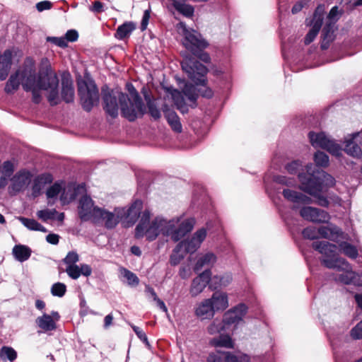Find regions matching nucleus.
Wrapping results in <instances>:
<instances>
[{"mask_svg": "<svg viewBox=\"0 0 362 362\" xmlns=\"http://www.w3.org/2000/svg\"><path fill=\"white\" fill-rule=\"evenodd\" d=\"M120 273H121L122 276L127 279L128 285H129L131 286H136L139 284V278L136 276V275L135 274H134L131 271H129L127 269L122 268L120 270Z\"/></svg>", "mask_w": 362, "mask_h": 362, "instance_id": "49530a36", "label": "nucleus"}, {"mask_svg": "<svg viewBox=\"0 0 362 362\" xmlns=\"http://www.w3.org/2000/svg\"><path fill=\"white\" fill-rule=\"evenodd\" d=\"M344 151L353 157H360L362 151L360 146H362V131L347 135L344 139Z\"/></svg>", "mask_w": 362, "mask_h": 362, "instance_id": "f3484780", "label": "nucleus"}, {"mask_svg": "<svg viewBox=\"0 0 362 362\" xmlns=\"http://www.w3.org/2000/svg\"><path fill=\"white\" fill-rule=\"evenodd\" d=\"M211 287L214 289L218 288L226 287L232 281V276L230 274H224L220 276H214L211 279Z\"/></svg>", "mask_w": 362, "mask_h": 362, "instance_id": "e433bc0d", "label": "nucleus"}, {"mask_svg": "<svg viewBox=\"0 0 362 362\" xmlns=\"http://www.w3.org/2000/svg\"><path fill=\"white\" fill-rule=\"evenodd\" d=\"M100 207L94 206L93 202L90 197L83 196L79 201L78 207V216L83 221H91L93 223L95 216Z\"/></svg>", "mask_w": 362, "mask_h": 362, "instance_id": "ddd939ff", "label": "nucleus"}, {"mask_svg": "<svg viewBox=\"0 0 362 362\" xmlns=\"http://www.w3.org/2000/svg\"><path fill=\"white\" fill-rule=\"evenodd\" d=\"M325 9V5H319L315 9L310 23L311 29L305 37V43L306 45L312 42L318 34L322 25Z\"/></svg>", "mask_w": 362, "mask_h": 362, "instance_id": "dca6fc26", "label": "nucleus"}, {"mask_svg": "<svg viewBox=\"0 0 362 362\" xmlns=\"http://www.w3.org/2000/svg\"><path fill=\"white\" fill-rule=\"evenodd\" d=\"M216 262V255L211 252H207L199 257L194 266V270L199 272L204 267L212 266Z\"/></svg>", "mask_w": 362, "mask_h": 362, "instance_id": "72a5a7b5", "label": "nucleus"}, {"mask_svg": "<svg viewBox=\"0 0 362 362\" xmlns=\"http://www.w3.org/2000/svg\"><path fill=\"white\" fill-rule=\"evenodd\" d=\"M1 356L13 361L16 358L17 354L13 348L4 346L1 350Z\"/></svg>", "mask_w": 362, "mask_h": 362, "instance_id": "603ef678", "label": "nucleus"}, {"mask_svg": "<svg viewBox=\"0 0 362 362\" xmlns=\"http://www.w3.org/2000/svg\"><path fill=\"white\" fill-rule=\"evenodd\" d=\"M211 276V272L205 270L192 280L189 289V293L192 297L197 296L204 290L209 283Z\"/></svg>", "mask_w": 362, "mask_h": 362, "instance_id": "4be33fe9", "label": "nucleus"}, {"mask_svg": "<svg viewBox=\"0 0 362 362\" xmlns=\"http://www.w3.org/2000/svg\"><path fill=\"white\" fill-rule=\"evenodd\" d=\"M341 13V11L339 9L338 6H334L330 10L326 18L325 25L322 30L325 38L331 37V34L334 31V25L340 18Z\"/></svg>", "mask_w": 362, "mask_h": 362, "instance_id": "393cba45", "label": "nucleus"}, {"mask_svg": "<svg viewBox=\"0 0 362 362\" xmlns=\"http://www.w3.org/2000/svg\"><path fill=\"white\" fill-rule=\"evenodd\" d=\"M135 25L132 22H127L119 26L115 33V37L119 40H122L132 33L135 29Z\"/></svg>", "mask_w": 362, "mask_h": 362, "instance_id": "79ce46f5", "label": "nucleus"}, {"mask_svg": "<svg viewBox=\"0 0 362 362\" xmlns=\"http://www.w3.org/2000/svg\"><path fill=\"white\" fill-rule=\"evenodd\" d=\"M142 209V202L139 200L135 201L129 208L118 207L119 210L122 211V214L119 216L120 221L126 227L133 226L137 221Z\"/></svg>", "mask_w": 362, "mask_h": 362, "instance_id": "2eb2a0df", "label": "nucleus"}, {"mask_svg": "<svg viewBox=\"0 0 362 362\" xmlns=\"http://www.w3.org/2000/svg\"><path fill=\"white\" fill-rule=\"evenodd\" d=\"M306 170L309 177H306L303 173L298 175L300 189L313 197L318 205L328 207L329 202L322 192L326 187L334 185V178L324 171L315 172L311 163L306 165Z\"/></svg>", "mask_w": 362, "mask_h": 362, "instance_id": "f03ea898", "label": "nucleus"}, {"mask_svg": "<svg viewBox=\"0 0 362 362\" xmlns=\"http://www.w3.org/2000/svg\"><path fill=\"white\" fill-rule=\"evenodd\" d=\"M185 95L190 100L194 101L196 100L198 94L197 93L196 89L194 86L191 84L186 83L182 90Z\"/></svg>", "mask_w": 362, "mask_h": 362, "instance_id": "8fccbe9b", "label": "nucleus"}, {"mask_svg": "<svg viewBox=\"0 0 362 362\" xmlns=\"http://www.w3.org/2000/svg\"><path fill=\"white\" fill-rule=\"evenodd\" d=\"M66 288L65 284L62 283H56L51 288V293L53 296L62 297L66 292Z\"/></svg>", "mask_w": 362, "mask_h": 362, "instance_id": "864d4df0", "label": "nucleus"}, {"mask_svg": "<svg viewBox=\"0 0 362 362\" xmlns=\"http://www.w3.org/2000/svg\"><path fill=\"white\" fill-rule=\"evenodd\" d=\"M299 214L303 219L313 223H327L331 218L326 211L308 206L300 207Z\"/></svg>", "mask_w": 362, "mask_h": 362, "instance_id": "4468645a", "label": "nucleus"}, {"mask_svg": "<svg viewBox=\"0 0 362 362\" xmlns=\"http://www.w3.org/2000/svg\"><path fill=\"white\" fill-rule=\"evenodd\" d=\"M340 252L351 259H356L358 256V252L356 246L345 242L338 243Z\"/></svg>", "mask_w": 362, "mask_h": 362, "instance_id": "4c0bfd02", "label": "nucleus"}, {"mask_svg": "<svg viewBox=\"0 0 362 362\" xmlns=\"http://www.w3.org/2000/svg\"><path fill=\"white\" fill-rule=\"evenodd\" d=\"M286 169L290 174H297L298 175L299 173H303L306 177H309L306 170V165L305 166V169H303L302 163L299 160H294L287 164Z\"/></svg>", "mask_w": 362, "mask_h": 362, "instance_id": "37998d69", "label": "nucleus"}, {"mask_svg": "<svg viewBox=\"0 0 362 362\" xmlns=\"http://www.w3.org/2000/svg\"><path fill=\"white\" fill-rule=\"evenodd\" d=\"M310 142L314 148H320L326 150L332 156L339 157L342 153V148L338 143L325 132H310L308 134Z\"/></svg>", "mask_w": 362, "mask_h": 362, "instance_id": "9d476101", "label": "nucleus"}, {"mask_svg": "<svg viewBox=\"0 0 362 362\" xmlns=\"http://www.w3.org/2000/svg\"><path fill=\"white\" fill-rule=\"evenodd\" d=\"M351 336L355 339H362V320L351 329Z\"/></svg>", "mask_w": 362, "mask_h": 362, "instance_id": "680f3d73", "label": "nucleus"}, {"mask_svg": "<svg viewBox=\"0 0 362 362\" xmlns=\"http://www.w3.org/2000/svg\"><path fill=\"white\" fill-rule=\"evenodd\" d=\"M163 218L158 216L151 219L150 211L145 210L136 227V238H146L148 241H153L159 235L163 236Z\"/></svg>", "mask_w": 362, "mask_h": 362, "instance_id": "20e7f679", "label": "nucleus"}, {"mask_svg": "<svg viewBox=\"0 0 362 362\" xmlns=\"http://www.w3.org/2000/svg\"><path fill=\"white\" fill-rule=\"evenodd\" d=\"M247 308L245 305L240 304L225 313L223 319L226 325L240 324L247 313Z\"/></svg>", "mask_w": 362, "mask_h": 362, "instance_id": "412c9836", "label": "nucleus"}, {"mask_svg": "<svg viewBox=\"0 0 362 362\" xmlns=\"http://www.w3.org/2000/svg\"><path fill=\"white\" fill-rule=\"evenodd\" d=\"M313 247L323 255L321 261L326 267L344 272L339 275V281L344 284H356L358 274L352 271L350 264L345 259L339 256L336 245L317 241L313 243Z\"/></svg>", "mask_w": 362, "mask_h": 362, "instance_id": "7ed1b4c3", "label": "nucleus"}, {"mask_svg": "<svg viewBox=\"0 0 362 362\" xmlns=\"http://www.w3.org/2000/svg\"><path fill=\"white\" fill-rule=\"evenodd\" d=\"M78 33L75 30H69L66 32L64 38L66 42H74L78 39Z\"/></svg>", "mask_w": 362, "mask_h": 362, "instance_id": "338daca9", "label": "nucleus"}, {"mask_svg": "<svg viewBox=\"0 0 362 362\" xmlns=\"http://www.w3.org/2000/svg\"><path fill=\"white\" fill-rule=\"evenodd\" d=\"M18 219L28 230L41 231L44 233L47 232L46 228L34 219L27 218L22 216L18 217Z\"/></svg>", "mask_w": 362, "mask_h": 362, "instance_id": "a19ab883", "label": "nucleus"}, {"mask_svg": "<svg viewBox=\"0 0 362 362\" xmlns=\"http://www.w3.org/2000/svg\"><path fill=\"white\" fill-rule=\"evenodd\" d=\"M12 64V52L6 49L0 54V80L3 81L8 76Z\"/></svg>", "mask_w": 362, "mask_h": 362, "instance_id": "c85d7f7f", "label": "nucleus"}, {"mask_svg": "<svg viewBox=\"0 0 362 362\" xmlns=\"http://www.w3.org/2000/svg\"><path fill=\"white\" fill-rule=\"evenodd\" d=\"M148 111L151 115L156 119H159L160 117V112L159 110L152 103L149 102L148 103Z\"/></svg>", "mask_w": 362, "mask_h": 362, "instance_id": "69168bd1", "label": "nucleus"}, {"mask_svg": "<svg viewBox=\"0 0 362 362\" xmlns=\"http://www.w3.org/2000/svg\"><path fill=\"white\" fill-rule=\"evenodd\" d=\"M47 41L50 42L62 48L67 47V42L64 37H47Z\"/></svg>", "mask_w": 362, "mask_h": 362, "instance_id": "052dcab7", "label": "nucleus"}, {"mask_svg": "<svg viewBox=\"0 0 362 362\" xmlns=\"http://www.w3.org/2000/svg\"><path fill=\"white\" fill-rule=\"evenodd\" d=\"M66 272L73 279H77L81 276L79 266L77 264L67 266Z\"/></svg>", "mask_w": 362, "mask_h": 362, "instance_id": "6e6d98bb", "label": "nucleus"}, {"mask_svg": "<svg viewBox=\"0 0 362 362\" xmlns=\"http://www.w3.org/2000/svg\"><path fill=\"white\" fill-rule=\"evenodd\" d=\"M62 187L60 184L55 183L52 186H51L47 190V197L48 199H52L56 197L62 191Z\"/></svg>", "mask_w": 362, "mask_h": 362, "instance_id": "4d7b16f0", "label": "nucleus"}, {"mask_svg": "<svg viewBox=\"0 0 362 362\" xmlns=\"http://www.w3.org/2000/svg\"><path fill=\"white\" fill-rule=\"evenodd\" d=\"M274 181L279 184L285 185L287 187H291L296 185L295 179L286 176H276L274 177Z\"/></svg>", "mask_w": 362, "mask_h": 362, "instance_id": "13d9d810", "label": "nucleus"}, {"mask_svg": "<svg viewBox=\"0 0 362 362\" xmlns=\"http://www.w3.org/2000/svg\"><path fill=\"white\" fill-rule=\"evenodd\" d=\"M52 182V177L49 175H42L36 177L32 187V194L36 197L39 196L47 183Z\"/></svg>", "mask_w": 362, "mask_h": 362, "instance_id": "2f4dec72", "label": "nucleus"}, {"mask_svg": "<svg viewBox=\"0 0 362 362\" xmlns=\"http://www.w3.org/2000/svg\"><path fill=\"white\" fill-rule=\"evenodd\" d=\"M32 174L27 170H21L13 176H11L8 181L11 182L8 191L10 194H16L28 188L32 180Z\"/></svg>", "mask_w": 362, "mask_h": 362, "instance_id": "9b49d317", "label": "nucleus"}, {"mask_svg": "<svg viewBox=\"0 0 362 362\" xmlns=\"http://www.w3.org/2000/svg\"><path fill=\"white\" fill-rule=\"evenodd\" d=\"M132 327L134 332L137 335V337L141 341H143L147 346H149V343H148L147 337H146V334L144 333V332H143V330L141 329H140L139 327H138L135 325H132Z\"/></svg>", "mask_w": 362, "mask_h": 362, "instance_id": "0e129e2a", "label": "nucleus"}, {"mask_svg": "<svg viewBox=\"0 0 362 362\" xmlns=\"http://www.w3.org/2000/svg\"><path fill=\"white\" fill-rule=\"evenodd\" d=\"M184 243H178L170 255V262L172 265L178 264L187 253L183 248Z\"/></svg>", "mask_w": 362, "mask_h": 362, "instance_id": "58836bf2", "label": "nucleus"}, {"mask_svg": "<svg viewBox=\"0 0 362 362\" xmlns=\"http://www.w3.org/2000/svg\"><path fill=\"white\" fill-rule=\"evenodd\" d=\"M173 6L178 12L185 16L191 17L193 16L194 8L192 6L181 3L179 1H175V2L173 3Z\"/></svg>", "mask_w": 362, "mask_h": 362, "instance_id": "a18cd8bd", "label": "nucleus"}, {"mask_svg": "<svg viewBox=\"0 0 362 362\" xmlns=\"http://www.w3.org/2000/svg\"><path fill=\"white\" fill-rule=\"evenodd\" d=\"M12 252L15 258L19 262L26 261L31 255V250L24 245L14 246Z\"/></svg>", "mask_w": 362, "mask_h": 362, "instance_id": "c9c22d12", "label": "nucleus"}, {"mask_svg": "<svg viewBox=\"0 0 362 362\" xmlns=\"http://www.w3.org/2000/svg\"><path fill=\"white\" fill-rule=\"evenodd\" d=\"M180 243H184L183 248L187 253L194 252L201 245L197 242L194 241V238L192 237L190 240H186Z\"/></svg>", "mask_w": 362, "mask_h": 362, "instance_id": "09e8293b", "label": "nucleus"}, {"mask_svg": "<svg viewBox=\"0 0 362 362\" xmlns=\"http://www.w3.org/2000/svg\"><path fill=\"white\" fill-rule=\"evenodd\" d=\"M78 91L84 110L90 111L99 102V93L95 83L90 79L78 82Z\"/></svg>", "mask_w": 362, "mask_h": 362, "instance_id": "6e6552de", "label": "nucleus"}, {"mask_svg": "<svg viewBox=\"0 0 362 362\" xmlns=\"http://www.w3.org/2000/svg\"><path fill=\"white\" fill-rule=\"evenodd\" d=\"M129 90L130 98L126 94L120 95V109L123 117L132 122L143 116L146 108L134 88L132 86Z\"/></svg>", "mask_w": 362, "mask_h": 362, "instance_id": "0eeeda50", "label": "nucleus"}, {"mask_svg": "<svg viewBox=\"0 0 362 362\" xmlns=\"http://www.w3.org/2000/svg\"><path fill=\"white\" fill-rule=\"evenodd\" d=\"M62 96L66 103L72 102L74 97L73 81L69 76H64L62 81Z\"/></svg>", "mask_w": 362, "mask_h": 362, "instance_id": "7c9ffc66", "label": "nucleus"}, {"mask_svg": "<svg viewBox=\"0 0 362 362\" xmlns=\"http://www.w3.org/2000/svg\"><path fill=\"white\" fill-rule=\"evenodd\" d=\"M194 224V221L192 218L183 216L170 219L163 218V237H168L177 242L192 230Z\"/></svg>", "mask_w": 362, "mask_h": 362, "instance_id": "423d86ee", "label": "nucleus"}, {"mask_svg": "<svg viewBox=\"0 0 362 362\" xmlns=\"http://www.w3.org/2000/svg\"><path fill=\"white\" fill-rule=\"evenodd\" d=\"M226 322H224V319L222 320L218 319H215L213 322L207 327L206 330L207 332L211 335H215L216 334L220 333L221 332L225 330L226 329Z\"/></svg>", "mask_w": 362, "mask_h": 362, "instance_id": "c03bdc74", "label": "nucleus"}, {"mask_svg": "<svg viewBox=\"0 0 362 362\" xmlns=\"http://www.w3.org/2000/svg\"><path fill=\"white\" fill-rule=\"evenodd\" d=\"M208 362H250L248 356L239 354H233L229 351H218L209 354Z\"/></svg>", "mask_w": 362, "mask_h": 362, "instance_id": "a211bd4d", "label": "nucleus"}, {"mask_svg": "<svg viewBox=\"0 0 362 362\" xmlns=\"http://www.w3.org/2000/svg\"><path fill=\"white\" fill-rule=\"evenodd\" d=\"M209 344L214 347H223L226 349H233L234 341L228 334H221L218 337H214L209 341Z\"/></svg>", "mask_w": 362, "mask_h": 362, "instance_id": "473e14b6", "label": "nucleus"}, {"mask_svg": "<svg viewBox=\"0 0 362 362\" xmlns=\"http://www.w3.org/2000/svg\"><path fill=\"white\" fill-rule=\"evenodd\" d=\"M314 161L317 166L327 167L329 165L328 156L322 151H317L314 155Z\"/></svg>", "mask_w": 362, "mask_h": 362, "instance_id": "de8ad7c7", "label": "nucleus"}, {"mask_svg": "<svg viewBox=\"0 0 362 362\" xmlns=\"http://www.w3.org/2000/svg\"><path fill=\"white\" fill-rule=\"evenodd\" d=\"M78 255L74 251L69 252L64 259V262L67 266L76 265V263L78 262Z\"/></svg>", "mask_w": 362, "mask_h": 362, "instance_id": "bf43d9fd", "label": "nucleus"}, {"mask_svg": "<svg viewBox=\"0 0 362 362\" xmlns=\"http://www.w3.org/2000/svg\"><path fill=\"white\" fill-rule=\"evenodd\" d=\"M20 85L26 92L30 91L33 101L39 103L42 99V90L47 93V99L52 105L59 103L57 74L51 69L47 58H42L40 69L37 72L35 62L31 57H27L18 70L11 74L6 83L4 90L8 94L16 92Z\"/></svg>", "mask_w": 362, "mask_h": 362, "instance_id": "f257e3e1", "label": "nucleus"}, {"mask_svg": "<svg viewBox=\"0 0 362 362\" xmlns=\"http://www.w3.org/2000/svg\"><path fill=\"white\" fill-rule=\"evenodd\" d=\"M52 6V4L49 1H43L36 4V8L38 11L42 12L45 10H49Z\"/></svg>", "mask_w": 362, "mask_h": 362, "instance_id": "774afa93", "label": "nucleus"}, {"mask_svg": "<svg viewBox=\"0 0 362 362\" xmlns=\"http://www.w3.org/2000/svg\"><path fill=\"white\" fill-rule=\"evenodd\" d=\"M215 313L208 298L201 301L195 308V315L202 320L213 318Z\"/></svg>", "mask_w": 362, "mask_h": 362, "instance_id": "bb28decb", "label": "nucleus"}, {"mask_svg": "<svg viewBox=\"0 0 362 362\" xmlns=\"http://www.w3.org/2000/svg\"><path fill=\"white\" fill-rule=\"evenodd\" d=\"M57 211L54 209H44L37 212V216L43 221L54 218Z\"/></svg>", "mask_w": 362, "mask_h": 362, "instance_id": "3c124183", "label": "nucleus"}, {"mask_svg": "<svg viewBox=\"0 0 362 362\" xmlns=\"http://www.w3.org/2000/svg\"><path fill=\"white\" fill-rule=\"evenodd\" d=\"M169 96L171 97L174 101L177 108L180 110L182 113L187 112V107L185 105L184 98L182 93L177 90L168 88V89Z\"/></svg>", "mask_w": 362, "mask_h": 362, "instance_id": "f704fd0d", "label": "nucleus"}, {"mask_svg": "<svg viewBox=\"0 0 362 362\" xmlns=\"http://www.w3.org/2000/svg\"><path fill=\"white\" fill-rule=\"evenodd\" d=\"M120 95L125 94L117 90L104 93L103 100L105 103V110L107 113L112 117H115L118 115L117 100L120 102Z\"/></svg>", "mask_w": 362, "mask_h": 362, "instance_id": "aec40b11", "label": "nucleus"}, {"mask_svg": "<svg viewBox=\"0 0 362 362\" xmlns=\"http://www.w3.org/2000/svg\"><path fill=\"white\" fill-rule=\"evenodd\" d=\"M206 230L204 228H201L198 230L193 235L192 238H194V241L197 242L200 245L204 241V240L206 238Z\"/></svg>", "mask_w": 362, "mask_h": 362, "instance_id": "e2e57ef3", "label": "nucleus"}, {"mask_svg": "<svg viewBox=\"0 0 362 362\" xmlns=\"http://www.w3.org/2000/svg\"><path fill=\"white\" fill-rule=\"evenodd\" d=\"M84 190L83 186L75 187L71 185H69L63 189V192L60 196V201L62 204H66L75 199L77 193Z\"/></svg>", "mask_w": 362, "mask_h": 362, "instance_id": "c756f323", "label": "nucleus"}, {"mask_svg": "<svg viewBox=\"0 0 362 362\" xmlns=\"http://www.w3.org/2000/svg\"><path fill=\"white\" fill-rule=\"evenodd\" d=\"M177 29L183 36L182 45L193 54H197L199 50L208 46V43L202 37L201 35L194 30L188 29L184 23L177 24Z\"/></svg>", "mask_w": 362, "mask_h": 362, "instance_id": "1a4fd4ad", "label": "nucleus"}, {"mask_svg": "<svg viewBox=\"0 0 362 362\" xmlns=\"http://www.w3.org/2000/svg\"><path fill=\"white\" fill-rule=\"evenodd\" d=\"M59 315L56 311H52L50 315L44 313L42 316L37 317L35 322L37 325L44 332L52 331L56 329V322L59 320Z\"/></svg>", "mask_w": 362, "mask_h": 362, "instance_id": "5701e85b", "label": "nucleus"}, {"mask_svg": "<svg viewBox=\"0 0 362 362\" xmlns=\"http://www.w3.org/2000/svg\"><path fill=\"white\" fill-rule=\"evenodd\" d=\"M302 234L305 238L313 240L318 238V228L315 227H308L305 228Z\"/></svg>", "mask_w": 362, "mask_h": 362, "instance_id": "5fc2aeb1", "label": "nucleus"}, {"mask_svg": "<svg viewBox=\"0 0 362 362\" xmlns=\"http://www.w3.org/2000/svg\"><path fill=\"white\" fill-rule=\"evenodd\" d=\"M208 299L215 312L223 311L229 306L228 296L225 292L216 291Z\"/></svg>", "mask_w": 362, "mask_h": 362, "instance_id": "a878e982", "label": "nucleus"}, {"mask_svg": "<svg viewBox=\"0 0 362 362\" xmlns=\"http://www.w3.org/2000/svg\"><path fill=\"white\" fill-rule=\"evenodd\" d=\"M343 235L344 233L341 230L333 224L318 228V237L329 239L336 243H339L340 238H344Z\"/></svg>", "mask_w": 362, "mask_h": 362, "instance_id": "b1692460", "label": "nucleus"}, {"mask_svg": "<svg viewBox=\"0 0 362 362\" xmlns=\"http://www.w3.org/2000/svg\"><path fill=\"white\" fill-rule=\"evenodd\" d=\"M182 68L187 74L188 77L197 85H201L198 92L205 98H211L213 95V91L205 85L206 81V74L208 72L207 68L197 61H192L190 59H185L182 62Z\"/></svg>", "mask_w": 362, "mask_h": 362, "instance_id": "39448f33", "label": "nucleus"}, {"mask_svg": "<svg viewBox=\"0 0 362 362\" xmlns=\"http://www.w3.org/2000/svg\"><path fill=\"white\" fill-rule=\"evenodd\" d=\"M15 170V163L6 160L0 166V189L5 188L8 184V179L12 176Z\"/></svg>", "mask_w": 362, "mask_h": 362, "instance_id": "cd10ccee", "label": "nucleus"}, {"mask_svg": "<svg viewBox=\"0 0 362 362\" xmlns=\"http://www.w3.org/2000/svg\"><path fill=\"white\" fill-rule=\"evenodd\" d=\"M164 114L172 129L177 132H180L182 130V125L177 114L174 111L170 110H164Z\"/></svg>", "mask_w": 362, "mask_h": 362, "instance_id": "ea45409f", "label": "nucleus"}, {"mask_svg": "<svg viewBox=\"0 0 362 362\" xmlns=\"http://www.w3.org/2000/svg\"><path fill=\"white\" fill-rule=\"evenodd\" d=\"M94 223L104 224L107 228L111 229L116 227L120 221V215L122 214V210H119L118 207L115 208L113 211H107L105 209L100 208L98 211Z\"/></svg>", "mask_w": 362, "mask_h": 362, "instance_id": "f8f14e48", "label": "nucleus"}, {"mask_svg": "<svg viewBox=\"0 0 362 362\" xmlns=\"http://www.w3.org/2000/svg\"><path fill=\"white\" fill-rule=\"evenodd\" d=\"M282 194L285 199L293 204V209H299L301 205L312 203L310 197L288 187L283 189Z\"/></svg>", "mask_w": 362, "mask_h": 362, "instance_id": "6ab92c4d", "label": "nucleus"}]
</instances>
